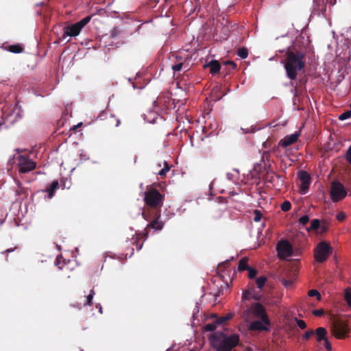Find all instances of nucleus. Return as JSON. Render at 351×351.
Masks as SVG:
<instances>
[{"mask_svg": "<svg viewBox=\"0 0 351 351\" xmlns=\"http://www.w3.org/2000/svg\"><path fill=\"white\" fill-rule=\"evenodd\" d=\"M306 56L305 49H297L295 47L285 53L282 63L284 64L287 76L289 80H295L297 78L298 73L304 69Z\"/></svg>", "mask_w": 351, "mask_h": 351, "instance_id": "1", "label": "nucleus"}, {"mask_svg": "<svg viewBox=\"0 0 351 351\" xmlns=\"http://www.w3.org/2000/svg\"><path fill=\"white\" fill-rule=\"evenodd\" d=\"M165 195L154 188L147 189L144 193V202L146 207L143 211H148L154 216L161 215V208L163 206Z\"/></svg>", "mask_w": 351, "mask_h": 351, "instance_id": "2", "label": "nucleus"}, {"mask_svg": "<svg viewBox=\"0 0 351 351\" xmlns=\"http://www.w3.org/2000/svg\"><path fill=\"white\" fill-rule=\"evenodd\" d=\"M239 341L237 335H226L223 332H217L215 336L214 346L217 351H230Z\"/></svg>", "mask_w": 351, "mask_h": 351, "instance_id": "3", "label": "nucleus"}, {"mask_svg": "<svg viewBox=\"0 0 351 351\" xmlns=\"http://www.w3.org/2000/svg\"><path fill=\"white\" fill-rule=\"evenodd\" d=\"M90 19L91 16H87L74 24L66 26L64 28L62 38L64 39L66 36H77L80 33L82 29L90 22Z\"/></svg>", "mask_w": 351, "mask_h": 351, "instance_id": "4", "label": "nucleus"}, {"mask_svg": "<svg viewBox=\"0 0 351 351\" xmlns=\"http://www.w3.org/2000/svg\"><path fill=\"white\" fill-rule=\"evenodd\" d=\"M332 332L338 339H344L350 332V328L347 322L342 319H336L332 324Z\"/></svg>", "mask_w": 351, "mask_h": 351, "instance_id": "5", "label": "nucleus"}, {"mask_svg": "<svg viewBox=\"0 0 351 351\" xmlns=\"http://www.w3.org/2000/svg\"><path fill=\"white\" fill-rule=\"evenodd\" d=\"M331 253L332 247L326 241H321L315 248L314 258L317 263H323Z\"/></svg>", "mask_w": 351, "mask_h": 351, "instance_id": "6", "label": "nucleus"}, {"mask_svg": "<svg viewBox=\"0 0 351 351\" xmlns=\"http://www.w3.org/2000/svg\"><path fill=\"white\" fill-rule=\"evenodd\" d=\"M143 217L149 223L147 225L145 228L146 234H148V231L150 229H154L155 230H161L163 228L164 223L160 220V215L158 217L154 216L148 211H142Z\"/></svg>", "mask_w": 351, "mask_h": 351, "instance_id": "7", "label": "nucleus"}, {"mask_svg": "<svg viewBox=\"0 0 351 351\" xmlns=\"http://www.w3.org/2000/svg\"><path fill=\"white\" fill-rule=\"evenodd\" d=\"M330 193L331 199L334 202H337L343 199L347 195V191L345 187L338 181L332 182Z\"/></svg>", "mask_w": 351, "mask_h": 351, "instance_id": "8", "label": "nucleus"}, {"mask_svg": "<svg viewBox=\"0 0 351 351\" xmlns=\"http://www.w3.org/2000/svg\"><path fill=\"white\" fill-rule=\"evenodd\" d=\"M19 171L21 173H27L36 167V163L25 156H19L17 160Z\"/></svg>", "mask_w": 351, "mask_h": 351, "instance_id": "9", "label": "nucleus"}, {"mask_svg": "<svg viewBox=\"0 0 351 351\" xmlns=\"http://www.w3.org/2000/svg\"><path fill=\"white\" fill-rule=\"evenodd\" d=\"M276 250L280 258H285L291 256L293 254L292 245L287 240L279 241L276 246Z\"/></svg>", "mask_w": 351, "mask_h": 351, "instance_id": "10", "label": "nucleus"}, {"mask_svg": "<svg viewBox=\"0 0 351 351\" xmlns=\"http://www.w3.org/2000/svg\"><path fill=\"white\" fill-rule=\"evenodd\" d=\"M252 311L253 315L255 317L260 318L265 325L268 326L270 324V321L266 313L265 308L261 303L257 302L254 304L252 306Z\"/></svg>", "mask_w": 351, "mask_h": 351, "instance_id": "11", "label": "nucleus"}, {"mask_svg": "<svg viewBox=\"0 0 351 351\" xmlns=\"http://www.w3.org/2000/svg\"><path fill=\"white\" fill-rule=\"evenodd\" d=\"M298 177L301 181L300 186V193L305 195L309 189L311 180V176L306 171H300L298 172Z\"/></svg>", "mask_w": 351, "mask_h": 351, "instance_id": "12", "label": "nucleus"}, {"mask_svg": "<svg viewBox=\"0 0 351 351\" xmlns=\"http://www.w3.org/2000/svg\"><path fill=\"white\" fill-rule=\"evenodd\" d=\"M299 136H300V133L298 132H295L293 134H291L290 135H287V136H285L282 139H281L279 141L278 145H279V146H280L283 148H286L288 146L291 145L293 143H295L298 141Z\"/></svg>", "mask_w": 351, "mask_h": 351, "instance_id": "13", "label": "nucleus"}, {"mask_svg": "<svg viewBox=\"0 0 351 351\" xmlns=\"http://www.w3.org/2000/svg\"><path fill=\"white\" fill-rule=\"evenodd\" d=\"M108 119V122L110 125H114L115 127H118L120 124V120L117 119L114 116L108 114L107 112H102L97 117V119Z\"/></svg>", "mask_w": 351, "mask_h": 351, "instance_id": "14", "label": "nucleus"}, {"mask_svg": "<svg viewBox=\"0 0 351 351\" xmlns=\"http://www.w3.org/2000/svg\"><path fill=\"white\" fill-rule=\"evenodd\" d=\"M264 324L262 320H256L250 323L249 328L251 330H268V328Z\"/></svg>", "mask_w": 351, "mask_h": 351, "instance_id": "15", "label": "nucleus"}, {"mask_svg": "<svg viewBox=\"0 0 351 351\" xmlns=\"http://www.w3.org/2000/svg\"><path fill=\"white\" fill-rule=\"evenodd\" d=\"M205 66L210 68V73L212 75H215V74L217 73L220 71V69H221V65H220L219 61L215 60H211Z\"/></svg>", "mask_w": 351, "mask_h": 351, "instance_id": "16", "label": "nucleus"}, {"mask_svg": "<svg viewBox=\"0 0 351 351\" xmlns=\"http://www.w3.org/2000/svg\"><path fill=\"white\" fill-rule=\"evenodd\" d=\"M255 290L253 289L252 290H246L243 291L242 295V298L243 300H250L251 299H254L255 300H259L260 297L254 293Z\"/></svg>", "mask_w": 351, "mask_h": 351, "instance_id": "17", "label": "nucleus"}, {"mask_svg": "<svg viewBox=\"0 0 351 351\" xmlns=\"http://www.w3.org/2000/svg\"><path fill=\"white\" fill-rule=\"evenodd\" d=\"M276 178L280 179V176L275 174L274 173H269V171H267L265 176V182L270 183L272 185H274Z\"/></svg>", "mask_w": 351, "mask_h": 351, "instance_id": "18", "label": "nucleus"}, {"mask_svg": "<svg viewBox=\"0 0 351 351\" xmlns=\"http://www.w3.org/2000/svg\"><path fill=\"white\" fill-rule=\"evenodd\" d=\"M247 269H250L248 265V258L247 257H243L239 262L238 270L239 271H243L247 270Z\"/></svg>", "mask_w": 351, "mask_h": 351, "instance_id": "19", "label": "nucleus"}, {"mask_svg": "<svg viewBox=\"0 0 351 351\" xmlns=\"http://www.w3.org/2000/svg\"><path fill=\"white\" fill-rule=\"evenodd\" d=\"M315 333L317 335V341H321L322 340H324L326 339L325 336L327 333V331L324 328L319 327L316 329Z\"/></svg>", "mask_w": 351, "mask_h": 351, "instance_id": "20", "label": "nucleus"}, {"mask_svg": "<svg viewBox=\"0 0 351 351\" xmlns=\"http://www.w3.org/2000/svg\"><path fill=\"white\" fill-rule=\"evenodd\" d=\"M59 187V184H58V182L57 180H54L50 185L49 188L47 189V192L49 193V198H51L53 195H54V192L56 189H58Z\"/></svg>", "mask_w": 351, "mask_h": 351, "instance_id": "21", "label": "nucleus"}, {"mask_svg": "<svg viewBox=\"0 0 351 351\" xmlns=\"http://www.w3.org/2000/svg\"><path fill=\"white\" fill-rule=\"evenodd\" d=\"M232 315L230 314V313H228V314H227V315H226L224 316L219 317L216 319L215 324H217V325L223 324L226 322L230 320L232 318Z\"/></svg>", "mask_w": 351, "mask_h": 351, "instance_id": "22", "label": "nucleus"}, {"mask_svg": "<svg viewBox=\"0 0 351 351\" xmlns=\"http://www.w3.org/2000/svg\"><path fill=\"white\" fill-rule=\"evenodd\" d=\"M8 51L14 53H20L23 52V48L20 44H16L10 45L8 47Z\"/></svg>", "mask_w": 351, "mask_h": 351, "instance_id": "23", "label": "nucleus"}, {"mask_svg": "<svg viewBox=\"0 0 351 351\" xmlns=\"http://www.w3.org/2000/svg\"><path fill=\"white\" fill-rule=\"evenodd\" d=\"M95 295V292L93 289L90 291V293L86 296V300L84 303V306H91L93 304V298Z\"/></svg>", "mask_w": 351, "mask_h": 351, "instance_id": "24", "label": "nucleus"}, {"mask_svg": "<svg viewBox=\"0 0 351 351\" xmlns=\"http://www.w3.org/2000/svg\"><path fill=\"white\" fill-rule=\"evenodd\" d=\"M344 299L349 307H351V288L345 290Z\"/></svg>", "mask_w": 351, "mask_h": 351, "instance_id": "25", "label": "nucleus"}, {"mask_svg": "<svg viewBox=\"0 0 351 351\" xmlns=\"http://www.w3.org/2000/svg\"><path fill=\"white\" fill-rule=\"evenodd\" d=\"M320 227V221L319 219H313L311 222V226L309 228H307L308 231L310 230H316Z\"/></svg>", "mask_w": 351, "mask_h": 351, "instance_id": "26", "label": "nucleus"}, {"mask_svg": "<svg viewBox=\"0 0 351 351\" xmlns=\"http://www.w3.org/2000/svg\"><path fill=\"white\" fill-rule=\"evenodd\" d=\"M237 55L242 59H245L248 56V50L245 47L239 48L237 51Z\"/></svg>", "mask_w": 351, "mask_h": 351, "instance_id": "27", "label": "nucleus"}, {"mask_svg": "<svg viewBox=\"0 0 351 351\" xmlns=\"http://www.w3.org/2000/svg\"><path fill=\"white\" fill-rule=\"evenodd\" d=\"M165 167L161 170H160L157 173L161 177H165L167 175V173L170 170V166L166 161H164Z\"/></svg>", "mask_w": 351, "mask_h": 351, "instance_id": "28", "label": "nucleus"}, {"mask_svg": "<svg viewBox=\"0 0 351 351\" xmlns=\"http://www.w3.org/2000/svg\"><path fill=\"white\" fill-rule=\"evenodd\" d=\"M271 155L269 152L265 151L263 153L261 160L265 163V165L267 166V164L270 161Z\"/></svg>", "mask_w": 351, "mask_h": 351, "instance_id": "29", "label": "nucleus"}, {"mask_svg": "<svg viewBox=\"0 0 351 351\" xmlns=\"http://www.w3.org/2000/svg\"><path fill=\"white\" fill-rule=\"evenodd\" d=\"M266 280H267V278L265 276H262L258 277L256 280L257 287L258 289H262L263 287V286L265 285Z\"/></svg>", "mask_w": 351, "mask_h": 351, "instance_id": "30", "label": "nucleus"}, {"mask_svg": "<svg viewBox=\"0 0 351 351\" xmlns=\"http://www.w3.org/2000/svg\"><path fill=\"white\" fill-rule=\"evenodd\" d=\"M64 265V261L62 259V257L61 256H58L56 260V265L58 266L59 269L62 270Z\"/></svg>", "mask_w": 351, "mask_h": 351, "instance_id": "31", "label": "nucleus"}, {"mask_svg": "<svg viewBox=\"0 0 351 351\" xmlns=\"http://www.w3.org/2000/svg\"><path fill=\"white\" fill-rule=\"evenodd\" d=\"M308 295L310 297L316 296L317 300H321V295L319 293V291H317L316 289H311V290H309L308 292Z\"/></svg>", "mask_w": 351, "mask_h": 351, "instance_id": "32", "label": "nucleus"}, {"mask_svg": "<svg viewBox=\"0 0 351 351\" xmlns=\"http://www.w3.org/2000/svg\"><path fill=\"white\" fill-rule=\"evenodd\" d=\"M281 210L287 212L291 208V204L289 201H285L280 206Z\"/></svg>", "mask_w": 351, "mask_h": 351, "instance_id": "33", "label": "nucleus"}, {"mask_svg": "<svg viewBox=\"0 0 351 351\" xmlns=\"http://www.w3.org/2000/svg\"><path fill=\"white\" fill-rule=\"evenodd\" d=\"M351 117V110H347L339 115V119L341 121L346 120Z\"/></svg>", "mask_w": 351, "mask_h": 351, "instance_id": "34", "label": "nucleus"}, {"mask_svg": "<svg viewBox=\"0 0 351 351\" xmlns=\"http://www.w3.org/2000/svg\"><path fill=\"white\" fill-rule=\"evenodd\" d=\"M216 325L215 323H209L206 324L205 326V330L206 331L212 332L214 331L216 329Z\"/></svg>", "mask_w": 351, "mask_h": 351, "instance_id": "35", "label": "nucleus"}, {"mask_svg": "<svg viewBox=\"0 0 351 351\" xmlns=\"http://www.w3.org/2000/svg\"><path fill=\"white\" fill-rule=\"evenodd\" d=\"M254 221L256 222L260 221L261 219V217H262V214H261V211L258 210H255L254 211Z\"/></svg>", "mask_w": 351, "mask_h": 351, "instance_id": "36", "label": "nucleus"}, {"mask_svg": "<svg viewBox=\"0 0 351 351\" xmlns=\"http://www.w3.org/2000/svg\"><path fill=\"white\" fill-rule=\"evenodd\" d=\"M247 271H248V277L250 278H254L257 274V270L254 268L250 267V269H247Z\"/></svg>", "mask_w": 351, "mask_h": 351, "instance_id": "37", "label": "nucleus"}, {"mask_svg": "<svg viewBox=\"0 0 351 351\" xmlns=\"http://www.w3.org/2000/svg\"><path fill=\"white\" fill-rule=\"evenodd\" d=\"M309 221V217L308 215H305L302 216L299 219V223L301 225H306Z\"/></svg>", "mask_w": 351, "mask_h": 351, "instance_id": "38", "label": "nucleus"}, {"mask_svg": "<svg viewBox=\"0 0 351 351\" xmlns=\"http://www.w3.org/2000/svg\"><path fill=\"white\" fill-rule=\"evenodd\" d=\"M295 322L298 324V326L301 328V329H305L306 328V324L305 323V322L302 319H298V318H295Z\"/></svg>", "mask_w": 351, "mask_h": 351, "instance_id": "39", "label": "nucleus"}, {"mask_svg": "<svg viewBox=\"0 0 351 351\" xmlns=\"http://www.w3.org/2000/svg\"><path fill=\"white\" fill-rule=\"evenodd\" d=\"M314 333L315 332L313 330H307L303 335V339L305 340H308L311 338V336L314 335Z\"/></svg>", "mask_w": 351, "mask_h": 351, "instance_id": "40", "label": "nucleus"}, {"mask_svg": "<svg viewBox=\"0 0 351 351\" xmlns=\"http://www.w3.org/2000/svg\"><path fill=\"white\" fill-rule=\"evenodd\" d=\"M182 66H183V63L182 62H179L178 64L173 65L171 69L174 71H180L182 69Z\"/></svg>", "mask_w": 351, "mask_h": 351, "instance_id": "41", "label": "nucleus"}, {"mask_svg": "<svg viewBox=\"0 0 351 351\" xmlns=\"http://www.w3.org/2000/svg\"><path fill=\"white\" fill-rule=\"evenodd\" d=\"M337 219L339 221H343L346 217V214L343 213V212H339L337 215Z\"/></svg>", "mask_w": 351, "mask_h": 351, "instance_id": "42", "label": "nucleus"}, {"mask_svg": "<svg viewBox=\"0 0 351 351\" xmlns=\"http://www.w3.org/2000/svg\"><path fill=\"white\" fill-rule=\"evenodd\" d=\"M313 314L315 316L321 317L324 314V311L323 309H316L313 311Z\"/></svg>", "mask_w": 351, "mask_h": 351, "instance_id": "43", "label": "nucleus"}, {"mask_svg": "<svg viewBox=\"0 0 351 351\" xmlns=\"http://www.w3.org/2000/svg\"><path fill=\"white\" fill-rule=\"evenodd\" d=\"M346 159L351 164V146L348 148L347 151Z\"/></svg>", "mask_w": 351, "mask_h": 351, "instance_id": "44", "label": "nucleus"}, {"mask_svg": "<svg viewBox=\"0 0 351 351\" xmlns=\"http://www.w3.org/2000/svg\"><path fill=\"white\" fill-rule=\"evenodd\" d=\"M225 64L227 65H230L232 69H235L237 68V64L232 61H226Z\"/></svg>", "mask_w": 351, "mask_h": 351, "instance_id": "45", "label": "nucleus"}, {"mask_svg": "<svg viewBox=\"0 0 351 351\" xmlns=\"http://www.w3.org/2000/svg\"><path fill=\"white\" fill-rule=\"evenodd\" d=\"M324 346H325V348L327 350H330L332 347H331V344L330 343V342L328 341V339H324Z\"/></svg>", "mask_w": 351, "mask_h": 351, "instance_id": "46", "label": "nucleus"}, {"mask_svg": "<svg viewBox=\"0 0 351 351\" xmlns=\"http://www.w3.org/2000/svg\"><path fill=\"white\" fill-rule=\"evenodd\" d=\"M230 265V261L227 260L223 263H221V264L219 265V267L221 268V267H227Z\"/></svg>", "mask_w": 351, "mask_h": 351, "instance_id": "47", "label": "nucleus"}, {"mask_svg": "<svg viewBox=\"0 0 351 351\" xmlns=\"http://www.w3.org/2000/svg\"><path fill=\"white\" fill-rule=\"evenodd\" d=\"M265 169L266 172L267 171H269V173H274L273 169H272V168H271V164H269V163H267V166L265 165Z\"/></svg>", "mask_w": 351, "mask_h": 351, "instance_id": "48", "label": "nucleus"}, {"mask_svg": "<svg viewBox=\"0 0 351 351\" xmlns=\"http://www.w3.org/2000/svg\"><path fill=\"white\" fill-rule=\"evenodd\" d=\"M17 186L20 189V191H16V195H20L23 192V189L21 187V183L19 181L16 182Z\"/></svg>", "mask_w": 351, "mask_h": 351, "instance_id": "49", "label": "nucleus"}, {"mask_svg": "<svg viewBox=\"0 0 351 351\" xmlns=\"http://www.w3.org/2000/svg\"><path fill=\"white\" fill-rule=\"evenodd\" d=\"M283 285L285 286V287H289V286H291L292 285V282L290 281V280H284L283 281Z\"/></svg>", "mask_w": 351, "mask_h": 351, "instance_id": "50", "label": "nucleus"}, {"mask_svg": "<svg viewBox=\"0 0 351 351\" xmlns=\"http://www.w3.org/2000/svg\"><path fill=\"white\" fill-rule=\"evenodd\" d=\"M255 171H260L261 170V165L260 164H256L254 167Z\"/></svg>", "mask_w": 351, "mask_h": 351, "instance_id": "51", "label": "nucleus"}, {"mask_svg": "<svg viewBox=\"0 0 351 351\" xmlns=\"http://www.w3.org/2000/svg\"><path fill=\"white\" fill-rule=\"evenodd\" d=\"M119 33V29L117 28H114L112 31L111 35L112 36H114V35H117Z\"/></svg>", "mask_w": 351, "mask_h": 351, "instance_id": "52", "label": "nucleus"}, {"mask_svg": "<svg viewBox=\"0 0 351 351\" xmlns=\"http://www.w3.org/2000/svg\"><path fill=\"white\" fill-rule=\"evenodd\" d=\"M320 227L322 228V232H325L327 230V226H326L325 224H322V226L320 225Z\"/></svg>", "mask_w": 351, "mask_h": 351, "instance_id": "53", "label": "nucleus"}, {"mask_svg": "<svg viewBox=\"0 0 351 351\" xmlns=\"http://www.w3.org/2000/svg\"><path fill=\"white\" fill-rule=\"evenodd\" d=\"M15 248H16V247H14V248L8 249V250H6L4 252L5 253V252H13V251L14 250V249H15Z\"/></svg>", "mask_w": 351, "mask_h": 351, "instance_id": "54", "label": "nucleus"}, {"mask_svg": "<svg viewBox=\"0 0 351 351\" xmlns=\"http://www.w3.org/2000/svg\"><path fill=\"white\" fill-rule=\"evenodd\" d=\"M227 178L229 179V180H232V174L230 173H227Z\"/></svg>", "mask_w": 351, "mask_h": 351, "instance_id": "55", "label": "nucleus"}, {"mask_svg": "<svg viewBox=\"0 0 351 351\" xmlns=\"http://www.w3.org/2000/svg\"><path fill=\"white\" fill-rule=\"evenodd\" d=\"M330 3L331 5H334L336 3V0H330Z\"/></svg>", "mask_w": 351, "mask_h": 351, "instance_id": "56", "label": "nucleus"}, {"mask_svg": "<svg viewBox=\"0 0 351 351\" xmlns=\"http://www.w3.org/2000/svg\"><path fill=\"white\" fill-rule=\"evenodd\" d=\"M99 311L101 313H102V308H101V306H100V308H99Z\"/></svg>", "mask_w": 351, "mask_h": 351, "instance_id": "57", "label": "nucleus"}]
</instances>
